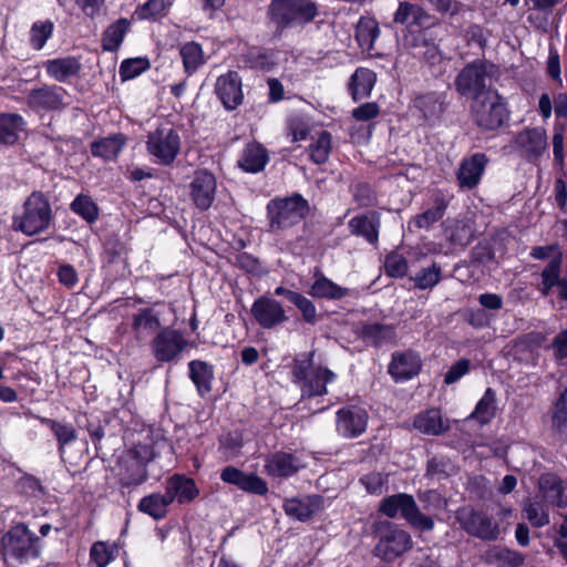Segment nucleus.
<instances>
[{"mask_svg": "<svg viewBox=\"0 0 567 567\" xmlns=\"http://www.w3.org/2000/svg\"><path fill=\"white\" fill-rule=\"evenodd\" d=\"M216 187V178L210 172L206 169L195 172L189 189L192 200L197 208L206 210L212 206L215 199Z\"/></svg>", "mask_w": 567, "mask_h": 567, "instance_id": "nucleus-19", "label": "nucleus"}, {"mask_svg": "<svg viewBox=\"0 0 567 567\" xmlns=\"http://www.w3.org/2000/svg\"><path fill=\"white\" fill-rule=\"evenodd\" d=\"M54 24L50 20L37 21L30 29V45L34 50H41L52 37Z\"/></svg>", "mask_w": 567, "mask_h": 567, "instance_id": "nucleus-48", "label": "nucleus"}, {"mask_svg": "<svg viewBox=\"0 0 567 567\" xmlns=\"http://www.w3.org/2000/svg\"><path fill=\"white\" fill-rule=\"evenodd\" d=\"M526 518L534 527H543L549 524V515L545 512L542 505L527 501L523 508Z\"/></svg>", "mask_w": 567, "mask_h": 567, "instance_id": "nucleus-54", "label": "nucleus"}, {"mask_svg": "<svg viewBox=\"0 0 567 567\" xmlns=\"http://www.w3.org/2000/svg\"><path fill=\"white\" fill-rule=\"evenodd\" d=\"M168 7L165 0H147L144 4L137 7L134 16L138 20H155L165 16Z\"/></svg>", "mask_w": 567, "mask_h": 567, "instance_id": "nucleus-51", "label": "nucleus"}, {"mask_svg": "<svg viewBox=\"0 0 567 567\" xmlns=\"http://www.w3.org/2000/svg\"><path fill=\"white\" fill-rule=\"evenodd\" d=\"M462 524L468 534L483 540H495L499 535L498 524L483 512H471Z\"/></svg>", "mask_w": 567, "mask_h": 567, "instance_id": "nucleus-25", "label": "nucleus"}, {"mask_svg": "<svg viewBox=\"0 0 567 567\" xmlns=\"http://www.w3.org/2000/svg\"><path fill=\"white\" fill-rule=\"evenodd\" d=\"M441 280V268L433 264L431 267L423 269L413 277V281L419 289H429L436 286Z\"/></svg>", "mask_w": 567, "mask_h": 567, "instance_id": "nucleus-53", "label": "nucleus"}, {"mask_svg": "<svg viewBox=\"0 0 567 567\" xmlns=\"http://www.w3.org/2000/svg\"><path fill=\"white\" fill-rule=\"evenodd\" d=\"M539 488L545 498L558 507H567V483L553 473L543 474Z\"/></svg>", "mask_w": 567, "mask_h": 567, "instance_id": "nucleus-30", "label": "nucleus"}, {"mask_svg": "<svg viewBox=\"0 0 567 567\" xmlns=\"http://www.w3.org/2000/svg\"><path fill=\"white\" fill-rule=\"evenodd\" d=\"M539 278L536 290L543 297H555L559 310L567 309V279L561 277L559 260L547 264L540 271Z\"/></svg>", "mask_w": 567, "mask_h": 567, "instance_id": "nucleus-14", "label": "nucleus"}, {"mask_svg": "<svg viewBox=\"0 0 567 567\" xmlns=\"http://www.w3.org/2000/svg\"><path fill=\"white\" fill-rule=\"evenodd\" d=\"M151 68L147 58H133L124 60L120 65V76L122 81L132 80Z\"/></svg>", "mask_w": 567, "mask_h": 567, "instance_id": "nucleus-52", "label": "nucleus"}, {"mask_svg": "<svg viewBox=\"0 0 567 567\" xmlns=\"http://www.w3.org/2000/svg\"><path fill=\"white\" fill-rule=\"evenodd\" d=\"M53 219L49 200L40 192H33L23 204V212L14 217L13 228L27 236L47 230Z\"/></svg>", "mask_w": 567, "mask_h": 567, "instance_id": "nucleus-6", "label": "nucleus"}, {"mask_svg": "<svg viewBox=\"0 0 567 567\" xmlns=\"http://www.w3.org/2000/svg\"><path fill=\"white\" fill-rule=\"evenodd\" d=\"M331 151V135L327 131L319 133L317 140L309 146L310 158L316 164L326 163Z\"/></svg>", "mask_w": 567, "mask_h": 567, "instance_id": "nucleus-50", "label": "nucleus"}, {"mask_svg": "<svg viewBox=\"0 0 567 567\" xmlns=\"http://www.w3.org/2000/svg\"><path fill=\"white\" fill-rule=\"evenodd\" d=\"M24 125L25 122L21 115L16 113H0V145H14Z\"/></svg>", "mask_w": 567, "mask_h": 567, "instance_id": "nucleus-35", "label": "nucleus"}, {"mask_svg": "<svg viewBox=\"0 0 567 567\" xmlns=\"http://www.w3.org/2000/svg\"><path fill=\"white\" fill-rule=\"evenodd\" d=\"M154 452L148 444H136L126 451L120 461L118 483L123 488L142 485L148 480L147 465Z\"/></svg>", "mask_w": 567, "mask_h": 567, "instance_id": "nucleus-7", "label": "nucleus"}, {"mask_svg": "<svg viewBox=\"0 0 567 567\" xmlns=\"http://www.w3.org/2000/svg\"><path fill=\"white\" fill-rule=\"evenodd\" d=\"M220 480L247 493L265 495L268 492L267 483L261 477L255 474H246L235 466H226L223 468Z\"/></svg>", "mask_w": 567, "mask_h": 567, "instance_id": "nucleus-22", "label": "nucleus"}, {"mask_svg": "<svg viewBox=\"0 0 567 567\" xmlns=\"http://www.w3.org/2000/svg\"><path fill=\"white\" fill-rule=\"evenodd\" d=\"M216 94L227 110H235L243 103L241 80L237 72L220 75L215 85Z\"/></svg>", "mask_w": 567, "mask_h": 567, "instance_id": "nucleus-23", "label": "nucleus"}, {"mask_svg": "<svg viewBox=\"0 0 567 567\" xmlns=\"http://www.w3.org/2000/svg\"><path fill=\"white\" fill-rule=\"evenodd\" d=\"M413 55L423 59L431 65H435L443 60L442 53L435 43L423 41L415 45Z\"/></svg>", "mask_w": 567, "mask_h": 567, "instance_id": "nucleus-55", "label": "nucleus"}, {"mask_svg": "<svg viewBox=\"0 0 567 567\" xmlns=\"http://www.w3.org/2000/svg\"><path fill=\"white\" fill-rule=\"evenodd\" d=\"M66 92L58 85H43L33 89L27 96L28 105L34 111H58L64 109Z\"/></svg>", "mask_w": 567, "mask_h": 567, "instance_id": "nucleus-16", "label": "nucleus"}, {"mask_svg": "<svg viewBox=\"0 0 567 567\" xmlns=\"http://www.w3.org/2000/svg\"><path fill=\"white\" fill-rule=\"evenodd\" d=\"M125 141L123 134L102 138L91 144V153L93 156L102 157L106 161L115 159L125 145Z\"/></svg>", "mask_w": 567, "mask_h": 567, "instance_id": "nucleus-39", "label": "nucleus"}, {"mask_svg": "<svg viewBox=\"0 0 567 567\" xmlns=\"http://www.w3.org/2000/svg\"><path fill=\"white\" fill-rule=\"evenodd\" d=\"M71 209L90 224L99 217V207L87 195H78L71 203Z\"/></svg>", "mask_w": 567, "mask_h": 567, "instance_id": "nucleus-47", "label": "nucleus"}, {"mask_svg": "<svg viewBox=\"0 0 567 567\" xmlns=\"http://www.w3.org/2000/svg\"><path fill=\"white\" fill-rule=\"evenodd\" d=\"M417 105L426 118L435 117L443 112V104L434 95H425L417 100Z\"/></svg>", "mask_w": 567, "mask_h": 567, "instance_id": "nucleus-62", "label": "nucleus"}, {"mask_svg": "<svg viewBox=\"0 0 567 567\" xmlns=\"http://www.w3.org/2000/svg\"><path fill=\"white\" fill-rule=\"evenodd\" d=\"M377 81L375 73L367 68H358L350 78L349 91L354 101L370 95Z\"/></svg>", "mask_w": 567, "mask_h": 567, "instance_id": "nucleus-34", "label": "nucleus"}, {"mask_svg": "<svg viewBox=\"0 0 567 567\" xmlns=\"http://www.w3.org/2000/svg\"><path fill=\"white\" fill-rule=\"evenodd\" d=\"M386 475L380 472H371L360 478V483L365 487L370 494L380 495L386 484Z\"/></svg>", "mask_w": 567, "mask_h": 567, "instance_id": "nucleus-58", "label": "nucleus"}, {"mask_svg": "<svg viewBox=\"0 0 567 567\" xmlns=\"http://www.w3.org/2000/svg\"><path fill=\"white\" fill-rule=\"evenodd\" d=\"M40 422L48 426L58 441V449L61 455L64 454L65 445L76 440V430L72 424L59 422L49 417H40Z\"/></svg>", "mask_w": 567, "mask_h": 567, "instance_id": "nucleus-42", "label": "nucleus"}, {"mask_svg": "<svg viewBox=\"0 0 567 567\" xmlns=\"http://www.w3.org/2000/svg\"><path fill=\"white\" fill-rule=\"evenodd\" d=\"M130 29V21L127 19H118L112 23L103 34L102 44L106 51H115L122 44L126 32Z\"/></svg>", "mask_w": 567, "mask_h": 567, "instance_id": "nucleus-45", "label": "nucleus"}, {"mask_svg": "<svg viewBox=\"0 0 567 567\" xmlns=\"http://www.w3.org/2000/svg\"><path fill=\"white\" fill-rule=\"evenodd\" d=\"M301 466L299 460L292 454L278 452L267 458L265 471L274 477H287L297 473Z\"/></svg>", "mask_w": 567, "mask_h": 567, "instance_id": "nucleus-29", "label": "nucleus"}, {"mask_svg": "<svg viewBox=\"0 0 567 567\" xmlns=\"http://www.w3.org/2000/svg\"><path fill=\"white\" fill-rule=\"evenodd\" d=\"M361 337L365 342L380 347L395 339V329L390 324L365 323L361 328Z\"/></svg>", "mask_w": 567, "mask_h": 567, "instance_id": "nucleus-36", "label": "nucleus"}, {"mask_svg": "<svg viewBox=\"0 0 567 567\" xmlns=\"http://www.w3.org/2000/svg\"><path fill=\"white\" fill-rule=\"evenodd\" d=\"M384 267L389 276L403 277L408 271V261L402 255L391 252L385 258Z\"/></svg>", "mask_w": 567, "mask_h": 567, "instance_id": "nucleus-57", "label": "nucleus"}, {"mask_svg": "<svg viewBox=\"0 0 567 567\" xmlns=\"http://www.w3.org/2000/svg\"><path fill=\"white\" fill-rule=\"evenodd\" d=\"M501 75L499 66L487 60H475L467 63L456 75L454 87L463 96L473 99L487 92V81Z\"/></svg>", "mask_w": 567, "mask_h": 567, "instance_id": "nucleus-5", "label": "nucleus"}, {"mask_svg": "<svg viewBox=\"0 0 567 567\" xmlns=\"http://www.w3.org/2000/svg\"><path fill=\"white\" fill-rule=\"evenodd\" d=\"M347 288L340 287L324 276H319L311 285L308 293L313 298H326L332 300L342 299L348 295Z\"/></svg>", "mask_w": 567, "mask_h": 567, "instance_id": "nucleus-41", "label": "nucleus"}, {"mask_svg": "<svg viewBox=\"0 0 567 567\" xmlns=\"http://www.w3.org/2000/svg\"><path fill=\"white\" fill-rule=\"evenodd\" d=\"M380 226L381 216L375 210L354 216L348 223L352 235L363 237L371 245L378 244Z\"/></svg>", "mask_w": 567, "mask_h": 567, "instance_id": "nucleus-26", "label": "nucleus"}, {"mask_svg": "<svg viewBox=\"0 0 567 567\" xmlns=\"http://www.w3.org/2000/svg\"><path fill=\"white\" fill-rule=\"evenodd\" d=\"M150 346L156 361L171 362L179 358L187 341L181 331L165 327L154 336Z\"/></svg>", "mask_w": 567, "mask_h": 567, "instance_id": "nucleus-13", "label": "nucleus"}, {"mask_svg": "<svg viewBox=\"0 0 567 567\" xmlns=\"http://www.w3.org/2000/svg\"><path fill=\"white\" fill-rule=\"evenodd\" d=\"M268 162L266 148L258 143L248 144L238 161V166L248 173L262 171Z\"/></svg>", "mask_w": 567, "mask_h": 567, "instance_id": "nucleus-33", "label": "nucleus"}, {"mask_svg": "<svg viewBox=\"0 0 567 567\" xmlns=\"http://www.w3.org/2000/svg\"><path fill=\"white\" fill-rule=\"evenodd\" d=\"M495 400L494 390L488 388L476 404L472 416L477 419L482 424L488 423L495 415Z\"/></svg>", "mask_w": 567, "mask_h": 567, "instance_id": "nucleus-49", "label": "nucleus"}, {"mask_svg": "<svg viewBox=\"0 0 567 567\" xmlns=\"http://www.w3.org/2000/svg\"><path fill=\"white\" fill-rule=\"evenodd\" d=\"M447 208V200L443 196H437L434 199V205L425 212L416 215L410 221L416 228H430L433 224L439 221L445 214Z\"/></svg>", "mask_w": 567, "mask_h": 567, "instance_id": "nucleus-43", "label": "nucleus"}, {"mask_svg": "<svg viewBox=\"0 0 567 567\" xmlns=\"http://www.w3.org/2000/svg\"><path fill=\"white\" fill-rule=\"evenodd\" d=\"M377 535L378 543L373 554L383 561H393L410 550L413 545L410 534L390 522L380 523Z\"/></svg>", "mask_w": 567, "mask_h": 567, "instance_id": "nucleus-8", "label": "nucleus"}, {"mask_svg": "<svg viewBox=\"0 0 567 567\" xmlns=\"http://www.w3.org/2000/svg\"><path fill=\"white\" fill-rule=\"evenodd\" d=\"M553 424L558 430L567 425V388L560 393L553 415Z\"/></svg>", "mask_w": 567, "mask_h": 567, "instance_id": "nucleus-61", "label": "nucleus"}, {"mask_svg": "<svg viewBox=\"0 0 567 567\" xmlns=\"http://www.w3.org/2000/svg\"><path fill=\"white\" fill-rule=\"evenodd\" d=\"M146 148L156 163L171 165L179 154L181 136L171 125H162L148 134Z\"/></svg>", "mask_w": 567, "mask_h": 567, "instance_id": "nucleus-11", "label": "nucleus"}, {"mask_svg": "<svg viewBox=\"0 0 567 567\" xmlns=\"http://www.w3.org/2000/svg\"><path fill=\"white\" fill-rule=\"evenodd\" d=\"M530 257L538 260H548V264L554 262V260H559V269L563 266V252L559 250L556 245H547V246H536L530 250Z\"/></svg>", "mask_w": 567, "mask_h": 567, "instance_id": "nucleus-56", "label": "nucleus"}, {"mask_svg": "<svg viewBox=\"0 0 567 567\" xmlns=\"http://www.w3.org/2000/svg\"><path fill=\"white\" fill-rule=\"evenodd\" d=\"M323 507V498L319 495H308L300 498L286 499L285 513L298 520H307Z\"/></svg>", "mask_w": 567, "mask_h": 567, "instance_id": "nucleus-27", "label": "nucleus"}, {"mask_svg": "<svg viewBox=\"0 0 567 567\" xmlns=\"http://www.w3.org/2000/svg\"><path fill=\"white\" fill-rule=\"evenodd\" d=\"M393 21L419 28H429L433 24L432 17L421 6L408 1L399 3Z\"/></svg>", "mask_w": 567, "mask_h": 567, "instance_id": "nucleus-28", "label": "nucleus"}, {"mask_svg": "<svg viewBox=\"0 0 567 567\" xmlns=\"http://www.w3.org/2000/svg\"><path fill=\"white\" fill-rule=\"evenodd\" d=\"M3 555L24 564L40 554L39 538L24 524H17L2 538Z\"/></svg>", "mask_w": 567, "mask_h": 567, "instance_id": "nucleus-9", "label": "nucleus"}, {"mask_svg": "<svg viewBox=\"0 0 567 567\" xmlns=\"http://www.w3.org/2000/svg\"><path fill=\"white\" fill-rule=\"evenodd\" d=\"M291 372L293 383L300 388L302 400L327 394V384L336 379L331 370L313 363V352L295 359Z\"/></svg>", "mask_w": 567, "mask_h": 567, "instance_id": "nucleus-1", "label": "nucleus"}, {"mask_svg": "<svg viewBox=\"0 0 567 567\" xmlns=\"http://www.w3.org/2000/svg\"><path fill=\"white\" fill-rule=\"evenodd\" d=\"M413 427L425 435H441L449 430V425L442 419L441 411L429 409L417 413L413 420Z\"/></svg>", "mask_w": 567, "mask_h": 567, "instance_id": "nucleus-31", "label": "nucleus"}, {"mask_svg": "<svg viewBox=\"0 0 567 567\" xmlns=\"http://www.w3.org/2000/svg\"><path fill=\"white\" fill-rule=\"evenodd\" d=\"M293 303L301 312L302 318L308 323H315L317 321V309L311 300L298 292L293 296Z\"/></svg>", "mask_w": 567, "mask_h": 567, "instance_id": "nucleus-60", "label": "nucleus"}, {"mask_svg": "<svg viewBox=\"0 0 567 567\" xmlns=\"http://www.w3.org/2000/svg\"><path fill=\"white\" fill-rule=\"evenodd\" d=\"M268 16L278 30L302 27L318 16V6L312 0H272Z\"/></svg>", "mask_w": 567, "mask_h": 567, "instance_id": "nucleus-3", "label": "nucleus"}, {"mask_svg": "<svg viewBox=\"0 0 567 567\" xmlns=\"http://www.w3.org/2000/svg\"><path fill=\"white\" fill-rule=\"evenodd\" d=\"M488 158L484 153H475L461 161L456 172V181L462 189L475 188L485 172Z\"/></svg>", "mask_w": 567, "mask_h": 567, "instance_id": "nucleus-20", "label": "nucleus"}, {"mask_svg": "<svg viewBox=\"0 0 567 567\" xmlns=\"http://www.w3.org/2000/svg\"><path fill=\"white\" fill-rule=\"evenodd\" d=\"M551 348L556 360L567 358V329L561 330L554 337Z\"/></svg>", "mask_w": 567, "mask_h": 567, "instance_id": "nucleus-64", "label": "nucleus"}, {"mask_svg": "<svg viewBox=\"0 0 567 567\" xmlns=\"http://www.w3.org/2000/svg\"><path fill=\"white\" fill-rule=\"evenodd\" d=\"M380 512L390 518H394L398 513H401L402 517L412 526L422 530H431L434 527L432 518L422 514L414 498L408 494L385 497L380 505Z\"/></svg>", "mask_w": 567, "mask_h": 567, "instance_id": "nucleus-10", "label": "nucleus"}, {"mask_svg": "<svg viewBox=\"0 0 567 567\" xmlns=\"http://www.w3.org/2000/svg\"><path fill=\"white\" fill-rule=\"evenodd\" d=\"M47 73L58 82H65L69 78L78 75L81 70L79 59L65 56L48 60L44 63Z\"/></svg>", "mask_w": 567, "mask_h": 567, "instance_id": "nucleus-32", "label": "nucleus"}, {"mask_svg": "<svg viewBox=\"0 0 567 567\" xmlns=\"http://www.w3.org/2000/svg\"><path fill=\"white\" fill-rule=\"evenodd\" d=\"M368 419V412L363 408H342L337 412V431L343 437H357L365 431Z\"/></svg>", "mask_w": 567, "mask_h": 567, "instance_id": "nucleus-18", "label": "nucleus"}, {"mask_svg": "<svg viewBox=\"0 0 567 567\" xmlns=\"http://www.w3.org/2000/svg\"><path fill=\"white\" fill-rule=\"evenodd\" d=\"M171 505L166 494L153 493L144 496L137 508L140 512L159 520L167 515L168 506Z\"/></svg>", "mask_w": 567, "mask_h": 567, "instance_id": "nucleus-40", "label": "nucleus"}, {"mask_svg": "<svg viewBox=\"0 0 567 567\" xmlns=\"http://www.w3.org/2000/svg\"><path fill=\"white\" fill-rule=\"evenodd\" d=\"M471 116L482 131H495L508 120L509 111L498 91L488 90L473 99Z\"/></svg>", "mask_w": 567, "mask_h": 567, "instance_id": "nucleus-2", "label": "nucleus"}, {"mask_svg": "<svg viewBox=\"0 0 567 567\" xmlns=\"http://www.w3.org/2000/svg\"><path fill=\"white\" fill-rule=\"evenodd\" d=\"M251 315L257 323L265 329H271L288 319L282 305L276 299L265 296L255 300L251 306Z\"/></svg>", "mask_w": 567, "mask_h": 567, "instance_id": "nucleus-17", "label": "nucleus"}, {"mask_svg": "<svg viewBox=\"0 0 567 567\" xmlns=\"http://www.w3.org/2000/svg\"><path fill=\"white\" fill-rule=\"evenodd\" d=\"M471 361L467 359H461L454 363L444 375V382L446 384H453L458 381L463 375L470 371Z\"/></svg>", "mask_w": 567, "mask_h": 567, "instance_id": "nucleus-63", "label": "nucleus"}, {"mask_svg": "<svg viewBox=\"0 0 567 567\" xmlns=\"http://www.w3.org/2000/svg\"><path fill=\"white\" fill-rule=\"evenodd\" d=\"M117 551L115 544L96 542L91 547L90 557L96 567H105L116 557Z\"/></svg>", "mask_w": 567, "mask_h": 567, "instance_id": "nucleus-46", "label": "nucleus"}, {"mask_svg": "<svg viewBox=\"0 0 567 567\" xmlns=\"http://www.w3.org/2000/svg\"><path fill=\"white\" fill-rule=\"evenodd\" d=\"M421 355L411 349L392 353L388 373L395 382H404L416 377L422 370Z\"/></svg>", "mask_w": 567, "mask_h": 567, "instance_id": "nucleus-15", "label": "nucleus"}, {"mask_svg": "<svg viewBox=\"0 0 567 567\" xmlns=\"http://www.w3.org/2000/svg\"><path fill=\"white\" fill-rule=\"evenodd\" d=\"M511 147L522 158L535 163L547 151L546 131L542 127L525 128L514 136Z\"/></svg>", "mask_w": 567, "mask_h": 567, "instance_id": "nucleus-12", "label": "nucleus"}, {"mask_svg": "<svg viewBox=\"0 0 567 567\" xmlns=\"http://www.w3.org/2000/svg\"><path fill=\"white\" fill-rule=\"evenodd\" d=\"M179 54L184 70L188 75L195 73L205 63L202 45L197 42H186L181 45Z\"/></svg>", "mask_w": 567, "mask_h": 567, "instance_id": "nucleus-44", "label": "nucleus"}, {"mask_svg": "<svg viewBox=\"0 0 567 567\" xmlns=\"http://www.w3.org/2000/svg\"><path fill=\"white\" fill-rule=\"evenodd\" d=\"M165 494L171 504L175 501L178 504H187L198 496L199 489L193 478L174 474L165 482Z\"/></svg>", "mask_w": 567, "mask_h": 567, "instance_id": "nucleus-24", "label": "nucleus"}, {"mask_svg": "<svg viewBox=\"0 0 567 567\" xmlns=\"http://www.w3.org/2000/svg\"><path fill=\"white\" fill-rule=\"evenodd\" d=\"M309 204L300 194L274 198L267 204L269 231L279 233L291 228L306 218Z\"/></svg>", "mask_w": 567, "mask_h": 567, "instance_id": "nucleus-4", "label": "nucleus"}, {"mask_svg": "<svg viewBox=\"0 0 567 567\" xmlns=\"http://www.w3.org/2000/svg\"><path fill=\"white\" fill-rule=\"evenodd\" d=\"M354 202L360 207H370L375 204V195L370 185L365 183L357 184L352 189Z\"/></svg>", "mask_w": 567, "mask_h": 567, "instance_id": "nucleus-59", "label": "nucleus"}, {"mask_svg": "<svg viewBox=\"0 0 567 567\" xmlns=\"http://www.w3.org/2000/svg\"><path fill=\"white\" fill-rule=\"evenodd\" d=\"M159 313L153 308L138 309L132 316V332L137 346H143L153 334L161 330Z\"/></svg>", "mask_w": 567, "mask_h": 567, "instance_id": "nucleus-21", "label": "nucleus"}, {"mask_svg": "<svg viewBox=\"0 0 567 567\" xmlns=\"http://www.w3.org/2000/svg\"><path fill=\"white\" fill-rule=\"evenodd\" d=\"M189 377L197 388L199 395L204 396L212 390V380L214 378L213 369L206 362L193 360L188 364Z\"/></svg>", "mask_w": 567, "mask_h": 567, "instance_id": "nucleus-38", "label": "nucleus"}, {"mask_svg": "<svg viewBox=\"0 0 567 567\" xmlns=\"http://www.w3.org/2000/svg\"><path fill=\"white\" fill-rule=\"evenodd\" d=\"M379 23L371 17H361L355 28V39L363 51H371L379 37Z\"/></svg>", "mask_w": 567, "mask_h": 567, "instance_id": "nucleus-37", "label": "nucleus"}]
</instances>
